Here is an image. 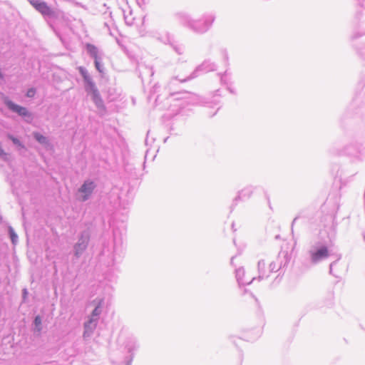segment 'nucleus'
<instances>
[{"label":"nucleus","mask_w":365,"mask_h":365,"mask_svg":"<svg viewBox=\"0 0 365 365\" xmlns=\"http://www.w3.org/2000/svg\"><path fill=\"white\" fill-rule=\"evenodd\" d=\"M173 16L181 26L197 35L207 33L216 19L213 11L205 12L198 19H194L190 14L183 11L175 12Z\"/></svg>","instance_id":"obj_2"},{"label":"nucleus","mask_w":365,"mask_h":365,"mask_svg":"<svg viewBox=\"0 0 365 365\" xmlns=\"http://www.w3.org/2000/svg\"><path fill=\"white\" fill-rule=\"evenodd\" d=\"M255 188L256 187L252 185H249L240 190L237 193V195L234 198L232 201L231 205V210H232L234 209L239 201L249 199L252 196Z\"/></svg>","instance_id":"obj_12"},{"label":"nucleus","mask_w":365,"mask_h":365,"mask_svg":"<svg viewBox=\"0 0 365 365\" xmlns=\"http://www.w3.org/2000/svg\"><path fill=\"white\" fill-rule=\"evenodd\" d=\"M173 50L178 55H182L184 53L185 47L182 44L179 43L178 41L175 40V36L173 37V39L170 41L168 44Z\"/></svg>","instance_id":"obj_21"},{"label":"nucleus","mask_w":365,"mask_h":365,"mask_svg":"<svg viewBox=\"0 0 365 365\" xmlns=\"http://www.w3.org/2000/svg\"><path fill=\"white\" fill-rule=\"evenodd\" d=\"M78 341L73 342V345L65 349L64 353L68 357H74L80 352Z\"/></svg>","instance_id":"obj_22"},{"label":"nucleus","mask_w":365,"mask_h":365,"mask_svg":"<svg viewBox=\"0 0 365 365\" xmlns=\"http://www.w3.org/2000/svg\"><path fill=\"white\" fill-rule=\"evenodd\" d=\"M98 322V320L88 317V320L86 321L83 324L84 331L83 334V337L84 339H87L92 335L93 331L96 329L97 327Z\"/></svg>","instance_id":"obj_13"},{"label":"nucleus","mask_w":365,"mask_h":365,"mask_svg":"<svg viewBox=\"0 0 365 365\" xmlns=\"http://www.w3.org/2000/svg\"><path fill=\"white\" fill-rule=\"evenodd\" d=\"M227 90L232 94H235V91L234 89H232L231 87H230L229 86H227Z\"/></svg>","instance_id":"obj_36"},{"label":"nucleus","mask_w":365,"mask_h":365,"mask_svg":"<svg viewBox=\"0 0 365 365\" xmlns=\"http://www.w3.org/2000/svg\"><path fill=\"white\" fill-rule=\"evenodd\" d=\"M91 304L94 306V309L92 311L89 317L93 318L98 321L100 315L102 313L103 307L104 305L103 298H96L91 302Z\"/></svg>","instance_id":"obj_14"},{"label":"nucleus","mask_w":365,"mask_h":365,"mask_svg":"<svg viewBox=\"0 0 365 365\" xmlns=\"http://www.w3.org/2000/svg\"><path fill=\"white\" fill-rule=\"evenodd\" d=\"M185 96L182 98L185 99L187 105H198L212 106V104L217 105L219 103L218 100L214 99L212 101H206L204 98L191 93H185Z\"/></svg>","instance_id":"obj_10"},{"label":"nucleus","mask_w":365,"mask_h":365,"mask_svg":"<svg viewBox=\"0 0 365 365\" xmlns=\"http://www.w3.org/2000/svg\"><path fill=\"white\" fill-rule=\"evenodd\" d=\"M259 333V331L258 330L257 331V335L255 338L252 339L253 340L258 337Z\"/></svg>","instance_id":"obj_41"},{"label":"nucleus","mask_w":365,"mask_h":365,"mask_svg":"<svg viewBox=\"0 0 365 365\" xmlns=\"http://www.w3.org/2000/svg\"><path fill=\"white\" fill-rule=\"evenodd\" d=\"M365 34V32H363L361 34H358V33H354L351 36V38L352 39H356V38H359L360 36H362Z\"/></svg>","instance_id":"obj_33"},{"label":"nucleus","mask_w":365,"mask_h":365,"mask_svg":"<svg viewBox=\"0 0 365 365\" xmlns=\"http://www.w3.org/2000/svg\"><path fill=\"white\" fill-rule=\"evenodd\" d=\"M168 138H165L164 143H165L168 140Z\"/></svg>","instance_id":"obj_44"},{"label":"nucleus","mask_w":365,"mask_h":365,"mask_svg":"<svg viewBox=\"0 0 365 365\" xmlns=\"http://www.w3.org/2000/svg\"><path fill=\"white\" fill-rule=\"evenodd\" d=\"M8 138L17 147L19 152H21V150H26L25 145L18 138L11 134H9Z\"/></svg>","instance_id":"obj_24"},{"label":"nucleus","mask_w":365,"mask_h":365,"mask_svg":"<svg viewBox=\"0 0 365 365\" xmlns=\"http://www.w3.org/2000/svg\"><path fill=\"white\" fill-rule=\"evenodd\" d=\"M278 267L279 264L277 261L272 262L269 266V274L272 272H276L281 270V269H278Z\"/></svg>","instance_id":"obj_28"},{"label":"nucleus","mask_w":365,"mask_h":365,"mask_svg":"<svg viewBox=\"0 0 365 365\" xmlns=\"http://www.w3.org/2000/svg\"><path fill=\"white\" fill-rule=\"evenodd\" d=\"M219 108H218L217 109V110H216L215 113H213L210 116H211V117L214 116V115L217 113V110H219Z\"/></svg>","instance_id":"obj_39"},{"label":"nucleus","mask_w":365,"mask_h":365,"mask_svg":"<svg viewBox=\"0 0 365 365\" xmlns=\"http://www.w3.org/2000/svg\"><path fill=\"white\" fill-rule=\"evenodd\" d=\"M267 200H268V204H269V207H271V206H270V202H269V197H268V196H267Z\"/></svg>","instance_id":"obj_42"},{"label":"nucleus","mask_w":365,"mask_h":365,"mask_svg":"<svg viewBox=\"0 0 365 365\" xmlns=\"http://www.w3.org/2000/svg\"><path fill=\"white\" fill-rule=\"evenodd\" d=\"M32 136L34 138V140L39 144L43 145L46 150H51L53 149V145L48 137L44 136L41 133L37 131L33 132Z\"/></svg>","instance_id":"obj_15"},{"label":"nucleus","mask_w":365,"mask_h":365,"mask_svg":"<svg viewBox=\"0 0 365 365\" xmlns=\"http://www.w3.org/2000/svg\"><path fill=\"white\" fill-rule=\"evenodd\" d=\"M217 67V64L215 62L212 61L210 59H205L201 64L197 66L189 76L183 78H180L179 76H174L171 78L170 84L173 83L175 81H178L180 83L187 82L197 78L202 73L216 71Z\"/></svg>","instance_id":"obj_6"},{"label":"nucleus","mask_w":365,"mask_h":365,"mask_svg":"<svg viewBox=\"0 0 365 365\" xmlns=\"http://www.w3.org/2000/svg\"><path fill=\"white\" fill-rule=\"evenodd\" d=\"M290 259V255L287 251H281L276 260L279 264L278 269H282L285 268L288 265Z\"/></svg>","instance_id":"obj_16"},{"label":"nucleus","mask_w":365,"mask_h":365,"mask_svg":"<svg viewBox=\"0 0 365 365\" xmlns=\"http://www.w3.org/2000/svg\"><path fill=\"white\" fill-rule=\"evenodd\" d=\"M258 277L259 281L267 279L269 277V271L266 270V264L264 259L259 260L257 263Z\"/></svg>","instance_id":"obj_19"},{"label":"nucleus","mask_w":365,"mask_h":365,"mask_svg":"<svg viewBox=\"0 0 365 365\" xmlns=\"http://www.w3.org/2000/svg\"><path fill=\"white\" fill-rule=\"evenodd\" d=\"M364 240H365V235H364Z\"/></svg>","instance_id":"obj_45"},{"label":"nucleus","mask_w":365,"mask_h":365,"mask_svg":"<svg viewBox=\"0 0 365 365\" xmlns=\"http://www.w3.org/2000/svg\"><path fill=\"white\" fill-rule=\"evenodd\" d=\"M217 75L220 76V81L222 84L227 86H229L230 84V78H227L228 75H230L227 69H226L224 73H219Z\"/></svg>","instance_id":"obj_26"},{"label":"nucleus","mask_w":365,"mask_h":365,"mask_svg":"<svg viewBox=\"0 0 365 365\" xmlns=\"http://www.w3.org/2000/svg\"><path fill=\"white\" fill-rule=\"evenodd\" d=\"M125 348L130 354H134L133 351L138 348L137 339L133 336L128 337L125 341Z\"/></svg>","instance_id":"obj_20"},{"label":"nucleus","mask_w":365,"mask_h":365,"mask_svg":"<svg viewBox=\"0 0 365 365\" xmlns=\"http://www.w3.org/2000/svg\"><path fill=\"white\" fill-rule=\"evenodd\" d=\"M36 90L35 88L32 87L27 90L26 93V96L28 98H34L36 95Z\"/></svg>","instance_id":"obj_30"},{"label":"nucleus","mask_w":365,"mask_h":365,"mask_svg":"<svg viewBox=\"0 0 365 365\" xmlns=\"http://www.w3.org/2000/svg\"><path fill=\"white\" fill-rule=\"evenodd\" d=\"M134 357V354H131L125 358V365H131Z\"/></svg>","instance_id":"obj_31"},{"label":"nucleus","mask_w":365,"mask_h":365,"mask_svg":"<svg viewBox=\"0 0 365 365\" xmlns=\"http://www.w3.org/2000/svg\"><path fill=\"white\" fill-rule=\"evenodd\" d=\"M3 101L4 105L9 110L23 118L24 121L27 123H31L34 119V116L32 113L30 112L27 108L16 104L10 100L8 97L4 98Z\"/></svg>","instance_id":"obj_7"},{"label":"nucleus","mask_w":365,"mask_h":365,"mask_svg":"<svg viewBox=\"0 0 365 365\" xmlns=\"http://www.w3.org/2000/svg\"><path fill=\"white\" fill-rule=\"evenodd\" d=\"M34 331L41 332L42 330V321L41 317L39 315H37L34 317Z\"/></svg>","instance_id":"obj_27"},{"label":"nucleus","mask_w":365,"mask_h":365,"mask_svg":"<svg viewBox=\"0 0 365 365\" xmlns=\"http://www.w3.org/2000/svg\"><path fill=\"white\" fill-rule=\"evenodd\" d=\"M235 256H233V257H231V259H230V264H231L232 266H235V264H234V259H235Z\"/></svg>","instance_id":"obj_37"},{"label":"nucleus","mask_w":365,"mask_h":365,"mask_svg":"<svg viewBox=\"0 0 365 365\" xmlns=\"http://www.w3.org/2000/svg\"><path fill=\"white\" fill-rule=\"evenodd\" d=\"M110 227L113 232V245L111 247L103 245L102 255L108 256L115 262L123 252V229L115 227L112 222H110Z\"/></svg>","instance_id":"obj_4"},{"label":"nucleus","mask_w":365,"mask_h":365,"mask_svg":"<svg viewBox=\"0 0 365 365\" xmlns=\"http://www.w3.org/2000/svg\"><path fill=\"white\" fill-rule=\"evenodd\" d=\"M28 1L51 26L53 23L64 18V13L62 11L56 7L49 6L43 0Z\"/></svg>","instance_id":"obj_5"},{"label":"nucleus","mask_w":365,"mask_h":365,"mask_svg":"<svg viewBox=\"0 0 365 365\" xmlns=\"http://www.w3.org/2000/svg\"><path fill=\"white\" fill-rule=\"evenodd\" d=\"M357 1H359V4L361 7L365 8V0H357Z\"/></svg>","instance_id":"obj_34"},{"label":"nucleus","mask_w":365,"mask_h":365,"mask_svg":"<svg viewBox=\"0 0 365 365\" xmlns=\"http://www.w3.org/2000/svg\"><path fill=\"white\" fill-rule=\"evenodd\" d=\"M220 52H221V55H222V59H223V61L225 62V66L227 67L229 66V56H228V53H227L226 49H222Z\"/></svg>","instance_id":"obj_29"},{"label":"nucleus","mask_w":365,"mask_h":365,"mask_svg":"<svg viewBox=\"0 0 365 365\" xmlns=\"http://www.w3.org/2000/svg\"><path fill=\"white\" fill-rule=\"evenodd\" d=\"M236 339H237V340H241V339H240V338H236V339H235V338H234L233 343H234L236 346H237V343H236Z\"/></svg>","instance_id":"obj_38"},{"label":"nucleus","mask_w":365,"mask_h":365,"mask_svg":"<svg viewBox=\"0 0 365 365\" xmlns=\"http://www.w3.org/2000/svg\"><path fill=\"white\" fill-rule=\"evenodd\" d=\"M96 187V184L91 180H86L78 188V192L81 193V200L86 202L88 200Z\"/></svg>","instance_id":"obj_11"},{"label":"nucleus","mask_w":365,"mask_h":365,"mask_svg":"<svg viewBox=\"0 0 365 365\" xmlns=\"http://www.w3.org/2000/svg\"><path fill=\"white\" fill-rule=\"evenodd\" d=\"M8 235L9 236L12 245H17L19 242V237L11 226H9L8 227Z\"/></svg>","instance_id":"obj_25"},{"label":"nucleus","mask_w":365,"mask_h":365,"mask_svg":"<svg viewBox=\"0 0 365 365\" xmlns=\"http://www.w3.org/2000/svg\"><path fill=\"white\" fill-rule=\"evenodd\" d=\"M125 21H126V24H132V23H129L128 21H127V19L125 18Z\"/></svg>","instance_id":"obj_43"},{"label":"nucleus","mask_w":365,"mask_h":365,"mask_svg":"<svg viewBox=\"0 0 365 365\" xmlns=\"http://www.w3.org/2000/svg\"><path fill=\"white\" fill-rule=\"evenodd\" d=\"M29 292L26 288L23 289L22 290V301L23 302H25L26 300V298L28 297Z\"/></svg>","instance_id":"obj_32"},{"label":"nucleus","mask_w":365,"mask_h":365,"mask_svg":"<svg viewBox=\"0 0 365 365\" xmlns=\"http://www.w3.org/2000/svg\"><path fill=\"white\" fill-rule=\"evenodd\" d=\"M85 48L88 55L93 59L96 69L101 74L104 73V67L103 63V53L95 45L87 43Z\"/></svg>","instance_id":"obj_8"},{"label":"nucleus","mask_w":365,"mask_h":365,"mask_svg":"<svg viewBox=\"0 0 365 365\" xmlns=\"http://www.w3.org/2000/svg\"><path fill=\"white\" fill-rule=\"evenodd\" d=\"M298 220H302V223L312 233L307 248V255L310 262L317 264L330 256H334L336 259L329 265V273L336 278L339 277V274L334 272V267L341 259V255L331 252L330 250L332 245L331 240L325 230L327 222H330L332 220L331 215H324L322 211L317 210L311 206L302 209L292 222V234H294V225Z\"/></svg>","instance_id":"obj_1"},{"label":"nucleus","mask_w":365,"mask_h":365,"mask_svg":"<svg viewBox=\"0 0 365 365\" xmlns=\"http://www.w3.org/2000/svg\"><path fill=\"white\" fill-rule=\"evenodd\" d=\"M77 69L83 78L85 91L95 104L99 114L103 115L106 111V108L96 83L85 67L78 66Z\"/></svg>","instance_id":"obj_3"},{"label":"nucleus","mask_w":365,"mask_h":365,"mask_svg":"<svg viewBox=\"0 0 365 365\" xmlns=\"http://www.w3.org/2000/svg\"><path fill=\"white\" fill-rule=\"evenodd\" d=\"M245 274V272L243 267H240L235 269V277L240 286L248 285L251 284L253 280L256 279L255 277H253L250 281H247L244 279Z\"/></svg>","instance_id":"obj_17"},{"label":"nucleus","mask_w":365,"mask_h":365,"mask_svg":"<svg viewBox=\"0 0 365 365\" xmlns=\"http://www.w3.org/2000/svg\"><path fill=\"white\" fill-rule=\"evenodd\" d=\"M219 92H220V91H219V90H217V91H215V93H216L215 96H220V94L218 93Z\"/></svg>","instance_id":"obj_40"},{"label":"nucleus","mask_w":365,"mask_h":365,"mask_svg":"<svg viewBox=\"0 0 365 365\" xmlns=\"http://www.w3.org/2000/svg\"><path fill=\"white\" fill-rule=\"evenodd\" d=\"M91 239L89 230H83L78 237L77 242L73 245V255L76 259L82 256L86 250Z\"/></svg>","instance_id":"obj_9"},{"label":"nucleus","mask_w":365,"mask_h":365,"mask_svg":"<svg viewBox=\"0 0 365 365\" xmlns=\"http://www.w3.org/2000/svg\"><path fill=\"white\" fill-rule=\"evenodd\" d=\"M355 157L359 160L365 159V141H357L354 144Z\"/></svg>","instance_id":"obj_18"},{"label":"nucleus","mask_w":365,"mask_h":365,"mask_svg":"<svg viewBox=\"0 0 365 365\" xmlns=\"http://www.w3.org/2000/svg\"><path fill=\"white\" fill-rule=\"evenodd\" d=\"M149 134H150V131H148L147 136H146V138L145 140V145H148V142H149Z\"/></svg>","instance_id":"obj_35"},{"label":"nucleus","mask_w":365,"mask_h":365,"mask_svg":"<svg viewBox=\"0 0 365 365\" xmlns=\"http://www.w3.org/2000/svg\"><path fill=\"white\" fill-rule=\"evenodd\" d=\"M173 36H174V35L172 34L170 32L165 31L164 33V34H163V35L159 34L156 37V39L165 45H168L170 43V41L173 39Z\"/></svg>","instance_id":"obj_23"}]
</instances>
